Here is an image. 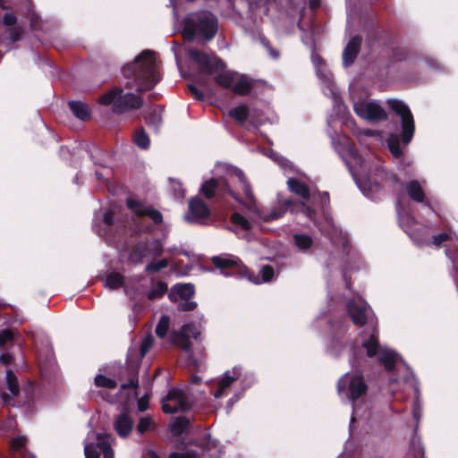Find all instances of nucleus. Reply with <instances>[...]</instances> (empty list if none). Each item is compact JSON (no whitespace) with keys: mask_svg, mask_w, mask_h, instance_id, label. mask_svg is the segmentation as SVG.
Returning a JSON list of instances; mask_svg holds the SVG:
<instances>
[{"mask_svg":"<svg viewBox=\"0 0 458 458\" xmlns=\"http://www.w3.org/2000/svg\"><path fill=\"white\" fill-rule=\"evenodd\" d=\"M203 452L207 453L210 457L221 458L222 449L219 441L213 438L210 435H207L203 443L199 445Z\"/></svg>","mask_w":458,"mask_h":458,"instance_id":"26","label":"nucleus"},{"mask_svg":"<svg viewBox=\"0 0 458 458\" xmlns=\"http://www.w3.org/2000/svg\"><path fill=\"white\" fill-rule=\"evenodd\" d=\"M154 344V339L151 335L146 336L140 345V357L144 358L148 352Z\"/></svg>","mask_w":458,"mask_h":458,"instance_id":"48","label":"nucleus"},{"mask_svg":"<svg viewBox=\"0 0 458 458\" xmlns=\"http://www.w3.org/2000/svg\"><path fill=\"white\" fill-rule=\"evenodd\" d=\"M117 380L121 382V390L138 388L139 366L136 364H127L122 367L117 374Z\"/></svg>","mask_w":458,"mask_h":458,"instance_id":"14","label":"nucleus"},{"mask_svg":"<svg viewBox=\"0 0 458 458\" xmlns=\"http://www.w3.org/2000/svg\"><path fill=\"white\" fill-rule=\"evenodd\" d=\"M190 215L186 216L189 222L204 223L210 217L211 210L208 206L199 197H191L188 202Z\"/></svg>","mask_w":458,"mask_h":458,"instance_id":"13","label":"nucleus"},{"mask_svg":"<svg viewBox=\"0 0 458 458\" xmlns=\"http://www.w3.org/2000/svg\"><path fill=\"white\" fill-rule=\"evenodd\" d=\"M231 222L236 225H239L245 231H249L251 226L247 218H245L242 215L238 212H234L231 216Z\"/></svg>","mask_w":458,"mask_h":458,"instance_id":"46","label":"nucleus"},{"mask_svg":"<svg viewBox=\"0 0 458 458\" xmlns=\"http://www.w3.org/2000/svg\"><path fill=\"white\" fill-rule=\"evenodd\" d=\"M250 275H251L250 277L252 279L251 282L256 284H259L262 282L267 283V282L271 281L272 278L274 277L275 271H274V268L272 266L265 265L260 269L261 279L259 278V276H255L251 272H250Z\"/></svg>","mask_w":458,"mask_h":458,"instance_id":"37","label":"nucleus"},{"mask_svg":"<svg viewBox=\"0 0 458 458\" xmlns=\"http://www.w3.org/2000/svg\"><path fill=\"white\" fill-rule=\"evenodd\" d=\"M362 347L366 350L368 357L373 358L377 355L379 348L378 332L377 329H374L369 337L363 341Z\"/></svg>","mask_w":458,"mask_h":458,"instance_id":"30","label":"nucleus"},{"mask_svg":"<svg viewBox=\"0 0 458 458\" xmlns=\"http://www.w3.org/2000/svg\"><path fill=\"white\" fill-rule=\"evenodd\" d=\"M168 267V260L166 259H162L158 262H149L145 267V272L147 273H157L162 269Z\"/></svg>","mask_w":458,"mask_h":458,"instance_id":"47","label":"nucleus"},{"mask_svg":"<svg viewBox=\"0 0 458 458\" xmlns=\"http://www.w3.org/2000/svg\"><path fill=\"white\" fill-rule=\"evenodd\" d=\"M157 428L156 422L150 416L141 417L136 427L137 431L140 435H144L148 430H155Z\"/></svg>","mask_w":458,"mask_h":458,"instance_id":"40","label":"nucleus"},{"mask_svg":"<svg viewBox=\"0 0 458 458\" xmlns=\"http://www.w3.org/2000/svg\"><path fill=\"white\" fill-rule=\"evenodd\" d=\"M407 57V52L401 47H394L392 50V59L395 62H401Z\"/></svg>","mask_w":458,"mask_h":458,"instance_id":"53","label":"nucleus"},{"mask_svg":"<svg viewBox=\"0 0 458 458\" xmlns=\"http://www.w3.org/2000/svg\"><path fill=\"white\" fill-rule=\"evenodd\" d=\"M86 458H99V453L94 444H89L84 447Z\"/></svg>","mask_w":458,"mask_h":458,"instance_id":"56","label":"nucleus"},{"mask_svg":"<svg viewBox=\"0 0 458 458\" xmlns=\"http://www.w3.org/2000/svg\"><path fill=\"white\" fill-rule=\"evenodd\" d=\"M124 276L119 272H110L105 278V286L109 290H117L124 285Z\"/></svg>","mask_w":458,"mask_h":458,"instance_id":"33","label":"nucleus"},{"mask_svg":"<svg viewBox=\"0 0 458 458\" xmlns=\"http://www.w3.org/2000/svg\"><path fill=\"white\" fill-rule=\"evenodd\" d=\"M127 207L137 216H148L157 225H161L163 223V215L159 210L154 208L152 206H144L136 199H128Z\"/></svg>","mask_w":458,"mask_h":458,"instance_id":"15","label":"nucleus"},{"mask_svg":"<svg viewBox=\"0 0 458 458\" xmlns=\"http://www.w3.org/2000/svg\"><path fill=\"white\" fill-rule=\"evenodd\" d=\"M388 106L401 118L402 131L400 136L394 133L388 135L386 144L388 149L394 158H401L403 156V151L400 146V139L404 145H408L415 132V123L413 115L403 102L397 99H390L387 101Z\"/></svg>","mask_w":458,"mask_h":458,"instance_id":"2","label":"nucleus"},{"mask_svg":"<svg viewBox=\"0 0 458 458\" xmlns=\"http://www.w3.org/2000/svg\"><path fill=\"white\" fill-rule=\"evenodd\" d=\"M299 209L310 220H314L316 212L313 208L306 205L303 201L288 199L284 200L281 209L272 210L269 214H267L265 217V221L269 222L278 219L282 217L287 210L295 212Z\"/></svg>","mask_w":458,"mask_h":458,"instance_id":"11","label":"nucleus"},{"mask_svg":"<svg viewBox=\"0 0 458 458\" xmlns=\"http://www.w3.org/2000/svg\"><path fill=\"white\" fill-rule=\"evenodd\" d=\"M256 82V80L249 78L245 74H242L237 81H234L233 92L238 96H249L254 89Z\"/></svg>","mask_w":458,"mask_h":458,"instance_id":"22","label":"nucleus"},{"mask_svg":"<svg viewBox=\"0 0 458 458\" xmlns=\"http://www.w3.org/2000/svg\"><path fill=\"white\" fill-rule=\"evenodd\" d=\"M362 43V38L355 35L350 38L343 51V65L344 67L352 66L358 55L360 54Z\"/></svg>","mask_w":458,"mask_h":458,"instance_id":"18","label":"nucleus"},{"mask_svg":"<svg viewBox=\"0 0 458 458\" xmlns=\"http://www.w3.org/2000/svg\"><path fill=\"white\" fill-rule=\"evenodd\" d=\"M148 400H149L148 394H145L138 400L137 406H138V410L140 412H143L148 409Z\"/></svg>","mask_w":458,"mask_h":458,"instance_id":"61","label":"nucleus"},{"mask_svg":"<svg viewBox=\"0 0 458 458\" xmlns=\"http://www.w3.org/2000/svg\"><path fill=\"white\" fill-rule=\"evenodd\" d=\"M146 123L148 125H153L155 127H157L161 123V117L159 114H157L156 111H152L149 113V114L146 118Z\"/></svg>","mask_w":458,"mask_h":458,"instance_id":"58","label":"nucleus"},{"mask_svg":"<svg viewBox=\"0 0 458 458\" xmlns=\"http://www.w3.org/2000/svg\"><path fill=\"white\" fill-rule=\"evenodd\" d=\"M125 78H132L127 81L125 88L132 89L136 85V91L140 94L151 90L160 81L159 63L154 51L143 50L132 63L122 68Z\"/></svg>","mask_w":458,"mask_h":458,"instance_id":"1","label":"nucleus"},{"mask_svg":"<svg viewBox=\"0 0 458 458\" xmlns=\"http://www.w3.org/2000/svg\"><path fill=\"white\" fill-rule=\"evenodd\" d=\"M132 428L133 420L125 411L120 413L114 421V429L122 438H127L131 433Z\"/></svg>","mask_w":458,"mask_h":458,"instance_id":"21","label":"nucleus"},{"mask_svg":"<svg viewBox=\"0 0 458 458\" xmlns=\"http://www.w3.org/2000/svg\"><path fill=\"white\" fill-rule=\"evenodd\" d=\"M192 407L189 394L178 388L172 387L161 399V409L165 414L189 411Z\"/></svg>","mask_w":458,"mask_h":458,"instance_id":"7","label":"nucleus"},{"mask_svg":"<svg viewBox=\"0 0 458 458\" xmlns=\"http://www.w3.org/2000/svg\"><path fill=\"white\" fill-rule=\"evenodd\" d=\"M6 31L9 33L8 38L12 43H15L21 38V30L20 28H9Z\"/></svg>","mask_w":458,"mask_h":458,"instance_id":"55","label":"nucleus"},{"mask_svg":"<svg viewBox=\"0 0 458 458\" xmlns=\"http://www.w3.org/2000/svg\"><path fill=\"white\" fill-rule=\"evenodd\" d=\"M367 39L371 45L382 44L387 47L392 43V33L378 21H372L368 29Z\"/></svg>","mask_w":458,"mask_h":458,"instance_id":"17","label":"nucleus"},{"mask_svg":"<svg viewBox=\"0 0 458 458\" xmlns=\"http://www.w3.org/2000/svg\"><path fill=\"white\" fill-rule=\"evenodd\" d=\"M199 193L207 199L215 198L218 203H223L226 195L232 197L238 203H242V198L233 191L225 180L210 178L205 181L199 189Z\"/></svg>","mask_w":458,"mask_h":458,"instance_id":"5","label":"nucleus"},{"mask_svg":"<svg viewBox=\"0 0 458 458\" xmlns=\"http://www.w3.org/2000/svg\"><path fill=\"white\" fill-rule=\"evenodd\" d=\"M368 389V385L360 371H357L354 374L346 373L337 381L338 392L348 390L347 396L352 402L365 395Z\"/></svg>","mask_w":458,"mask_h":458,"instance_id":"9","label":"nucleus"},{"mask_svg":"<svg viewBox=\"0 0 458 458\" xmlns=\"http://www.w3.org/2000/svg\"><path fill=\"white\" fill-rule=\"evenodd\" d=\"M187 55L198 64L199 71L207 75H213L224 71L225 67L223 60L213 52L207 53L198 48H190Z\"/></svg>","mask_w":458,"mask_h":458,"instance_id":"8","label":"nucleus"},{"mask_svg":"<svg viewBox=\"0 0 458 458\" xmlns=\"http://www.w3.org/2000/svg\"><path fill=\"white\" fill-rule=\"evenodd\" d=\"M6 386L13 397L20 394V384L18 378L12 369L6 370L5 375Z\"/></svg>","mask_w":458,"mask_h":458,"instance_id":"35","label":"nucleus"},{"mask_svg":"<svg viewBox=\"0 0 458 458\" xmlns=\"http://www.w3.org/2000/svg\"><path fill=\"white\" fill-rule=\"evenodd\" d=\"M181 331L186 332V334L189 335V337L191 336L196 340L200 335V331L193 323H189V324L183 325Z\"/></svg>","mask_w":458,"mask_h":458,"instance_id":"49","label":"nucleus"},{"mask_svg":"<svg viewBox=\"0 0 458 458\" xmlns=\"http://www.w3.org/2000/svg\"><path fill=\"white\" fill-rule=\"evenodd\" d=\"M13 360V357L10 353H2L0 355V362L3 365L8 366L10 365Z\"/></svg>","mask_w":458,"mask_h":458,"instance_id":"64","label":"nucleus"},{"mask_svg":"<svg viewBox=\"0 0 458 458\" xmlns=\"http://www.w3.org/2000/svg\"><path fill=\"white\" fill-rule=\"evenodd\" d=\"M28 439L24 436H18L11 440V449L13 452L21 454L23 449H25Z\"/></svg>","mask_w":458,"mask_h":458,"instance_id":"45","label":"nucleus"},{"mask_svg":"<svg viewBox=\"0 0 458 458\" xmlns=\"http://www.w3.org/2000/svg\"><path fill=\"white\" fill-rule=\"evenodd\" d=\"M240 377V371L235 368L232 371V375L229 371L225 372L224 377L219 380L217 389L214 393L215 398H220L225 394V392L229 388L232 384L236 381Z\"/></svg>","mask_w":458,"mask_h":458,"instance_id":"23","label":"nucleus"},{"mask_svg":"<svg viewBox=\"0 0 458 458\" xmlns=\"http://www.w3.org/2000/svg\"><path fill=\"white\" fill-rule=\"evenodd\" d=\"M94 383L98 387H104L107 389H114L117 386L115 379L106 377L102 374H98L94 378Z\"/></svg>","mask_w":458,"mask_h":458,"instance_id":"43","label":"nucleus"},{"mask_svg":"<svg viewBox=\"0 0 458 458\" xmlns=\"http://www.w3.org/2000/svg\"><path fill=\"white\" fill-rule=\"evenodd\" d=\"M13 335L9 329H3L0 331V346L4 347L5 344L13 341Z\"/></svg>","mask_w":458,"mask_h":458,"instance_id":"54","label":"nucleus"},{"mask_svg":"<svg viewBox=\"0 0 458 458\" xmlns=\"http://www.w3.org/2000/svg\"><path fill=\"white\" fill-rule=\"evenodd\" d=\"M261 42H262L263 46H264V47L267 48V50L268 51L269 55H270L273 58L276 59V58H278V57H279V55H280L279 51H278V50H276V49H275V48L272 47L271 43H270L267 38H263V39H261Z\"/></svg>","mask_w":458,"mask_h":458,"instance_id":"60","label":"nucleus"},{"mask_svg":"<svg viewBox=\"0 0 458 458\" xmlns=\"http://www.w3.org/2000/svg\"><path fill=\"white\" fill-rule=\"evenodd\" d=\"M355 113L369 121L380 122L387 119V114L385 109L377 103H366L354 106Z\"/></svg>","mask_w":458,"mask_h":458,"instance_id":"16","label":"nucleus"},{"mask_svg":"<svg viewBox=\"0 0 458 458\" xmlns=\"http://www.w3.org/2000/svg\"><path fill=\"white\" fill-rule=\"evenodd\" d=\"M369 310V304L362 299H352L346 302V312L355 326L367 324Z\"/></svg>","mask_w":458,"mask_h":458,"instance_id":"12","label":"nucleus"},{"mask_svg":"<svg viewBox=\"0 0 458 458\" xmlns=\"http://www.w3.org/2000/svg\"><path fill=\"white\" fill-rule=\"evenodd\" d=\"M411 452L413 458H426L424 447L419 441L416 442L415 439H412L411 441Z\"/></svg>","mask_w":458,"mask_h":458,"instance_id":"50","label":"nucleus"},{"mask_svg":"<svg viewBox=\"0 0 458 458\" xmlns=\"http://www.w3.org/2000/svg\"><path fill=\"white\" fill-rule=\"evenodd\" d=\"M99 103L104 106L112 105L114 114H122L131 110L142 107L144 101L140 95L131 92L124 93L120 87H114L99 98Z\"/></svg>","mask_w":458,"mask_h":458,"instance_id":"4","label":"nucleus"},{"mask_svg":"<svg viewBox=\"0 0 458 458\" xmlns=\"http://www.w3.org/2000/svg\"><path fill=\"white\" fill-rule=\"evenodd\" d=\"M26 397L30 398L34 394V382L31 380H28L27 386L23 387Z\"/></svg>","mask_w":458,"mask_h":458,"instance_id":"63","label":"nucleus"},{"mask_svg":"<svg viewBox=\"0 0 458 458\" xmlns=\"http://www.w3.org/2000/svg\"><path fill=\"white\" fill-rule=\"evenodd\" d=\"M191 427V421L184 416L177 417L170 426V431L174 437H180Z\"/></svg>","mask_w":458,"mask_h":458,"instance_id":"32","label":"nucleus"},{"mask_svg":"<svg viewBox=\"0 0 458 458\" xmlns=\"http://www.w3.org/2000/svg\"><path fill=\"white\" fill-rule=\"evenodd\" d=\"M167 284L163 281H158L156 286L148 292L147 298L149 301H154L156 299L162 298L165 293L167 292Z\"/></svg>","mask_w":458,"mask_h":458,"instance_id":"41","label":"nucleus"},{"mask_svg":"<svg viewBox=\"0 0 458 458\" xmlns=\"http://www.w3.org/2000/svg\"><path fill=\"white\" fill-rule=\"evenodd\" d=\"M449 240H451V235L449 233L444 232V233L433 235L432 243L435 246L439 247L442 245V243H444Z\"/></svg>","mask_w":458,"mask_h":458,"instance_id":"52","label":"nucleus"},{"mask_svg":"<svg viewBox=\"0 0 458 458\" xmlns=\"http://www.w3.org/2000/svg\"><path fill=\"white\" fill-rule=\"evenodd\" d=\"M215 82L219 85L220 87L225 89H231L233 91L234 81H235V76L231 72H223L220 71L214 78Z\"/></svg>","mask_w":458,"mask_h":458,"instance_id":"31","label":"nucleus"},{"mask_svg":"<svg viewBox=\"0 0 458 458\" xmlns=\"http://www.w3.org/2000/svg\"><path fill=\"white\" fill-rule=\"evenodd\" d=\"M169 323L170 319L167 316L161 317L155 329L156 335L158 337L163 338L166 335L169 329Z\"/></svg>","mask_w":458,"mask_h":458,"instance_id":"44","label":"nucleus"},{"mask_svg":"<svg viewBox=\"0 0 458 458\" xmlns=\"http://www.w3.org/2000/svg\"><path fill=\"white\" fill-rule=\"evenodd\" d=\"M173 343L186 352H191L192 351V344L186 332H182L181 330L174 332L173 335Z\"/></svg>","mask_w":458,"mask_h":458,"instance_id":"34","label":"nucleus"},{"mask_svg":"<svg viewBox=\"0 0 458 458\" xmlns=\"http://www.w3.org/2000/svg\"><path fill=\"white\" fill-rule=\"evenodd\" d=\"M211 262L225 276H237L252 281L250 271L238 257L223 254L212 257Z\"/></svg>","mask_w":458,"mask_h":458,"instance_id":"6","label":"nucleus"},{"mask_svg":"<svg viewBox=\"0 0 458 458\" xmlns=\"http://www.w3.org/2000/svg\"><path fill=\"white\" fill-rule=\"evenodd\" d=\"M188 89L196 100H204V94L194 84H188Z\"/></svg>","mask_w":458,"mask_h":458,"instance_id":"59","label":"nucleus"},{"mask_svg":"<svg viewBox=\"0 0 458 458\" xmlns=\"http://www.w3.org/2000/svg\"><path fill=\"white\" fill-rule=\"evenodd\" d=\"M69 107L72 114L82 121L89 120L91 116L89 106L81 101H70Z\"/></svg>","mask_w":458,"mask_h":458,"instance_id":"28","label":"nucleus"},{"mask_svg":"<svg viewBox=\"0 0 458 458\" xmlns=\"http://www.w3.org/2000/svg\"><path fill=\"white\" fill-rule=\"evenodd\" d=\"M199 454L196 451H189L185 453L172 452L169 458H198Z\"/></svg>","mask_w":458,"mask_h":458,"instance_id":"57","label":"nucleus"},{"mask_svg":"<svg viewBox=\"0 0 458 458\" xmlns=\"http://www.w3.org/2000/svg\"><path fill=\"white\" fill-rule=\"evenodd\" d=\"M97 440L95 446L103 454L104 458H114V451L111 446L114 441L113 436L108 433H98Z\"/></svg>","mask_w":458,"mask_h":458,"instance_id":"24","label":"nucleus"},{"mask_svg":"<svg viewBox=\"0 0 458 458\" xmlns=\"http://www.w3.org/2000/svg\"><path fill=\"white\" fill-rule=\"evenodd\" d=\"M103 223L106 226L108 231H112L114 226L116 230L123 232L125 230V225L120 222L114 221V211L112 209H108L105 212L103 216Z\"/></svg>","mask_w":458,"mask_h":458,"instance_id":"38","label":"nucleus"},{"mask_svg":"<svg viewBox=\"0 0 458 458\" xmlns=\"http://www.w3.org/2000/svg\"><path fill=\"white\" fill-rule=\"evenodd\" d=\"M290 191L304 200H309L310 198V192L309 187L301 181L296 178H289L287 181Z\"/></svg>","mask_w":458,"mask_h":458,"instance_id":"27","label":"nucleus"},{"mask_svg":"<svg viewBox=\"0 0 458 458\" xmlns=\"http://www.w3.org/2000/svg\"><path fill=\"white\" fill-rule=\"evenodd\" d=\"M195 294V287L192 284H175L172 286L168 299L172 302H177L178 300L188 301L191 300Z\"/></svg>","mask_w":458,"mask_h":458,"instance_id":"20","label":"nucleus"},{"mask_svg":"<svg viewBox=\"0 0 458 458\" xmlns=\"http://www.w3.org/2000/svg\"><path fill=\"white\" fill-rule=\"evenodd\" d=\"M198 304L196 301L188 300V301H182L177 304V310L178 311H191L194 310L197 308Z\"/></svg>","mask_w":458,"mask_h":458,"instance_id":"51","label":"nucleus"},{"mask_svg":"<svg viewBox=\"0 0 458 458\" xmlns=\"http://www.w3.org/2000/svg\"><path fill=\"white\" fill-rule=\"evenodd\" d=\"M164 253L163 244L160 240L139 241L134 243L129 251L128 261L134 265L143 262V259L148 256L158 258Z\"/></svg>","mask_w":458,"mask_h":458,"instance_id":"10","label":"nucleus"},{"mask_svg":"<svg viewBox=\"0 0 458 458\" xmlns=\"http://www.w3.org/2000/svg\"><path fill=\"white\" fill-rule=\"evenodd\" d=\"M406 192L408 196L415 202L425 203L430 208L428 201L425 202V192L417 180H411L406 184Z\"/></svg>","mask_w":458,"mask_h":458,"instance_id":"25","label":"nucleus"},{"mask_svg":"<svg viewBox=\"0 0 458 458\" xmlns=\"http://www.w3.org/2000/svg\"><path fill=\"white\" fill-rule=\"evenodd\" d=\"M293 242L294 244L301 250H306L310 249L313 244V239L307 234H294Z\"/></svg>","mask_w":458,"mask_h":458,"instance_id":"42","label":"nucleus"},{"mask_svg":"<svg viewBox=\"0 0 458 458\" xmlns=\"http://www.w3.org/2000/svg\"><path fill=\"white\" fill-rule=\"evenodd\" d=\"M134 143L141 149H148L150 145V140L144 128L136 129L133 134Z\"/></svg>","mask_w":458,"mask_h":458,"instance_id":"39","label":"nucleus"},{"mask_svg":"<svg viewBox=\"0 0 458 458\" xmlns=\"http://www.w3.org/2000/svg\"><path fill=\"white\" fill-rule=\"evenodd\" d=\"M250 110L247 105H240L232 108L228 115L239 123H243L249 117Z\"/></svg>","mask_w":458,"mask_h":458,"instance_id":"36","label":"nucleus"},{"mask_svg":"<svg viewBox=\"0 0 458 458\" xmlns=\"http://www.w3.org/2000/svg\"><path fill=\"white\" fill-rule=\"evenodd\" d=\"M218 31V19L210 11L200 10L191 13L184 18L182 37L185 41H193L196 38L205 41L212 40Z\"/></svg>","mask_w":458,"mask_h":458,"instance_id":"3","label":"nucleus"},{"mask_svg":"<svg viewBox=\"0 0 458 458\" xmlns=\"http://www.w3.org/2000/svg\"><path fill=\"white\" fill-rule=\"evenodd\" d=\"M234 174L242 184V189L246 198L245 200L242 199V203L240 204L247 208L249 210H254L256 208V198L252 191L250 183L242 170L236 169Z\"/></svg>","mask_w":458,"mask_h":458,"instance_id":"19","label":"nucleus"},{"mask_svg":"<svg viewBox=\"0 0 458 458\" xmlns=\"http://www.w3.org/2000/svg\"><path fill=\"white\" fill-rule=\"evenodd\" d=\"M396 360L397 355L391 350H384L378 356L379 363L384 366L387 372H394L395 370Z\"/></svg>","mask_w":458,"mask_h":458,"instance_id":"29","label":"nucleus"},{"mask_svg":"<svg viewBox=\"0 0 458 458\" xmlns=\"http://www.w3.org/2000/svg\"><path fill=\"white\" fill-rule=\"evenodd\" d=\"M3 21L6 26H13L17 21V17L13 13H6L4 15Z\"/></svg>","mask_w":458,"mask_h":458,"instance_id":"62","label":"nucleus"}]
</instances>
